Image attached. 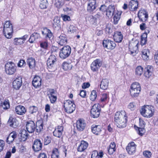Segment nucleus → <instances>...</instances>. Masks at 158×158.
<instances>
[{"label":"nucleus","instance_id":"obj_57","mask_svg":"<svg viewBox=\"0 0 158 158\" xmlns=\"http://www.w3.org/2000/svg\"><path fill=\"white\" fill-rule=\"evenodd\" d=\"M108 95L106 94H102L101 98V101L102 102H104L107 100Z\"/></svg>","mask_w":158,"mask_h":158},{"label":"nucleus","instance_id":"obj_2","mask_svg":"<svg viewBox=\"0 0 158 158\" xmlns=\"http://www.w3.org/2000/svg\"><path fill=\"white\" fill-rule=\"evenodd\" d=\"M142 115L147 118H150L154 114L155 110L153 106L150 105L144 106L140 110Z\"/></svg>","mask_w":158,"mask_h":158},{"label":"nucleus","instance_id":"obj_3","mask_svg":"<svg viewBox=\"0 0 158 158\" xmlns=\"http://www.w3.org/2000/svg\"><path fill=\"white\" fill-rule=\"evenodd\" d=\"M13 26L10 21H6L4 25L3 33L5 37L10 39L12 36Z\"/></svg>","mask_w":158,"mask_h":158},{"label":"nucleus","instance_id":"obj_58","mask_svg":"<svg viewBox=\"0 0 158 158\" xmlns=\"http://www.w3.org/2000/svg\"><path fill=\"white\" fill-rule=\"evenodd\" d=\"M51 140V138L50 137L47 136L45 137L44 139V144L45 145H47L49 143Z\"/></svg>","mask_w":158,"mask_h":158},{"label":"nucleus","instance_id":"obj_63","mask_svg":"<svg viewBox=\"0 0 158 158\" xmlns=\"http://www.w3.org/2000/svg\"><path fill=\"white\" fill-rule=\"evenodd\" d=\"M14 140L13 138H12L9 135L7 138L6 142L10 144L12 143Z\"/></svg>","mask_w":158,"mask_h":158},{"label":"nucleus","instance_id":"obj_42","mask_svg":"<svg viewBox=\"0 0 158 158\" xmlns=\"http://www.w3.org/2000/svg\"><path fill=\"white\" fill-rule=\"evenodd\" d=\"M143 73V68L141 66H138L135 69V74L136 76H140Z\"/></svg>","mask_w":158,"mask_h":158},{"label":"nucleus","instance_id":"obj_10","mask_svg":"<svg viewBox=\"0 0 158 158\" xmlns=\"http://www.w3.org/2000/svg\"><path fill=\"white\" fill-rule=\"evenodd\" d=\"M103 44L104 47L108 49H113L116 46L115 43L110 40H104L103 42Z\"/></svg>","mask_w":158,"mask_h":158},{"label":"nucleus","instance_id":"obj_64","mask_svg":"<svg viewBox=\"0 0 158 158\" xmlns=\"http://www.w3.org/2000/svg\"><path fill=\"white\" fill-rule=\"evenodd\" d=\"M9 135L14 140L17 137V134L16 131H13L11 132Z\"/></svg>","mask_w":158,"mask_h":158},{"label":"nucleus","instance_id":"obj_36","mask_svg":"<svg viewBox=\"0 0 158 158\" xmlns=\"http://www.w3.org/2000/svg\"><path fill=\"white\" fill-rule=\"evenodd\" d=\"M129 49L131 53L136 52L138 49L137 44L134 43L130 44L129 45Z\"/></svg>","mask_w":158,"mask_h":158},{"label":"nucleus","instance_id":"obj_46","mask_svg":"<svg viewBox=\"0 0 158 158\" xmlns=\"http://www.w3.org/2000/svg\"><path fill=\"white\" fill-rule=\"evenodd\" d=\"M135 129L137 130L138 133L140 136H142L145 133V131L143 127L139 128L137 127H135Z\"/></svg>","mask_w":158,"mask_h":158},{"label":"nucleus","instance_id":"obj_61","mask_svg":"<svg viewBox=\"0 0 158 158\" xmlns=\"http://www.w3.org/2000/svg\"><path fill=\"white\" fill-rule=\"evenodd\" d=\"M25 64V61L23 60H20L19 62L17 65L18 67H22L24 64Z\"/></svg>","mask_w":158,"mask_h":158},{"label":"nucleus","instance_id":"obj_43","mask_svg":"<svg viewBox=\"0 0 158 158\" xmlns=\"http://www.w3.org/2000/svg\"><path fill=\"white\" fill-rule=\"evenodd\" d=\"M14 43L15 45H19L22 44L24 43L23 40L21 38H16L14 39Z\"/></svg>","mask_w":158,"mask_h":158},{"label":"nucleus","instance_id":"obj_31","mask_svg":"<svg viewBox=\"0 0 158 158\" xmlns=\"http://www.w3.org/2000/svg\"><path fill=\"white\" fill-rule=\"evenodd\" d=\"M27 63L30 69L34 68L35 66V59L33 58H29L27 60Z\"/></svg>","mask_w":158,"mask_h":158},{"label":"nucleus","instance_id":"obj_24","mask_svg":"<svg viewBox=\"0 0 158 158\" xmlns=\"http://www.w3.org/2000/svg\"><path fill=\"white\" fill-rule=\"evenodd\" d=\"M32 84L35 88H37L40 86L41 84V79L39 76L35 77L32 81Z\"/></svg>","mask_w":158,"mask_h":158},{"label":"nucleus","instance_id":"obj_44","mask_svg":"<svg viewBox=\"0 0 158 158\" xmlns=\"http://www.w3.org/2000/svg\"><path fill=\"white\" fill-rule=\"evenodd\" d=\"M48 5V3L47 0H42L41 1L40 7L41 9H45L46 8Z\"/></svg>","mask_w":158,"mask_h":158},{"label":"nucleus","instance_id":"obj_45","mask_svg":"<svg viewBox=\"0 0 158 158\" xmlns=\"http://www.w3.org/2000/svg\"><path fill=\"white\" fill-rule=\"evenodd\" d=\"M55 5L57 8H61L64 4L63 0H55Z\"/></svg>","mask_w":158,"mask_h":158},{"label":"nucleus","instance_id":"obj_27","mask_svg":"<svg viewBox=\"0 0 158 158\" xmlns=\"http://www.w3.org/2000/svg\"><path fill=\"white\" fill-rule=\"evenodd\" d=\"M114 39L116 42L120 43L123 39V35L121 32L117 31L114 33Z\"/></svg>","mask_w":158,"mask_h":158},{"label":"nucleus","instance_id":"obj_40","mask_svg":"<svg viewBox=\"0 0 158 158\" xmlns=\"http://www.w3.org/2000/svg\"><path fill=\"white\" fill-rule=\"evenodd\" d=\"M121 13L118 11L116 12L114 16V24H117L120 18Z\"/></svg>","mask_w":158,"mask_h":158},{"label":"nucleus","instance_id":"obj_47","mask_svg":"<svg viewBox=\"0 0 158 158\" xmlns=\"http://www.w3.org/2000/svg\"><path fill=\"white\" fill-rule=\"evenodd\" d=\"M51 157L52 158H59V152L57 149L55 148L53 150Z\"/></svg>","mask_w":158,"mask_h":158},{"label":"nucleus","instance_id":"obj_30","mask_svg":"<svg viewBox=\"0 0 158 158\" xmlns=\"http://www.w3.org/2000/svg\"><path fill=\"white\" fill-rule=\"evenodd\" d=\"M40 37V35L37 32L34 33L31 35L29 41L30 43H32Z\"/></svg>","mask_w":158,"mask_h":158},{"label":"nucleus","instance_id":"obj_38","mask_svg":"<svg viewBox=\"0 0 158 158\" xmlns=\"http://www.w3.org/2000/svg\"><path fill=\"white\" fill-rule=\"evenodd\" d=\"M72 67V65L70 63H68L66 62H64L62 64V68L64 70L71 69Z\"/></svg>","mask_w":158,"mask_h":158},{"label":"nucleus","instance_id":"obj_32","mask_svg":"<svg viewBox=\"0 0 158 158\" xmlns=\"http://www.w3.org/2000/svg\"><path fill=\"white\" fill-rule=\"evenodd\" d=\"M109 82L108 80L106 79H102L100 85L101 88L104 90L106 89L108 87Z\"/></svg>","mask_w":158,"mask_h":158},{"label":"nucleus","instance_id":"obj_51","mask_svg":"<svg viewBox=\"0 0 158 158\" xmlns=\"http://www.w3.org/2000/svg\"><path fill=\"white\" fill-rule=\"evenodd\" d=\"M47 94L48 97L56 96V91L54 89H49L47 92Z\"/></svg>","mask_w":158,"mask_h":158},{"label":"nucleus","instance_id":"obj_7","mask_svg":"<svg viewBox=\"0 0 158 158\" xmlns=\"http://www.w3.org/2000/svg\"><path fill=\"white\" fill-rule=\"evenodd\" d=\"M71 48L70 46H64L60 50L59 53L60 57L63 59L68 57L71 53Z\"/></svg>","mask_w":158,"mask_h":158},{"label":"nucleus","instance_id":"obj_52","mask_svg":"<svg viewBox=\"0 0 158 158\" xmlns=\"http://www.w3.org/2000/svg\"><path fill=\"white\" fill-rule=\"evenodd\" d=\"M38 110L37 107L34 106H30L29 108V112L31 114H33L35 113Z\"/></svg>","mask_w":158,"mask_h":158},{"label":"nucleus","instance_id":"obj_28","mask_svg":"<svg viewBox=\"0 0 158 158\" xmlns=\"http://www.w3.org/2000/svg\"><path fill=\"white\" fill-rule=\"evenodd\" d=\"M92 131L93 133L96 135H99L102 131L101 127L100 125H93Z\"/></svg>","mask_w":158,"mask_h":158},{"label":"nucleus","instance_id":"obj_4","mask_svg":"<svg viewBox=\"0 0 158 158\" xmlns=\"http://www.w3.org/2000/svg\"><path fill=\"white\" fill-rule=\"evenodd\" d=\"M141 86L138 82L133 83L130 86V93L131 96L133 98L138 97L141 91Z\"/></svg>","mask_w":158,"mask_h":158},{"label":"nucleus","instance_id":"obj_20","mask_svg":"<svg viewBox=\"0 0 158 158\" xmlns=\"http://www.w3.org/2000/svg\"><path fill=\"white\" fill-rule=\"evenodd\" d=\"M8 123L10 126L15 128L19 125L18 120L15 118L10 117L8 121Z\"/></svg>","mask_w":158,"mask_h":158},{"label":"nucleus","instance_id":"obj_12","mask_svg":"<svg viewBox=\"0 0 158 158\" xmlns=\"http://www.w3.org/2000/svg\"><path fill=\"white\" fill-rule=\"evenodd\" d=\"M96 0H89L88 1L87 10L89 12L93 11L96 9Z\"/></svg>","mask_w":158,"mask_h":158},{"label":"nucleus","instance_id":"obj_15","mask_svg":"<svg viewBox=\"0 0 158 158\" xmlns=\"http://www.w3.org/2000/svg\"><path fill=\"white\" fill-rule=\"evenodd\" d=\"M136 145L134 142L129 143L126 147L127 150L128 154L131 155L135 153L136 150Z\"/></svg>","mask_w":158,"mask_h":158},{"label":"nucleus","instance_id":"obj_50","mask_svg":"<svg viewBox=\"0 0 158 158\" xmlns=\"http://www.w3.org/2000/svg\"><path fill=\"white\" fill-rule=\"evenodd\" d=\"M147 38L145 35H142L141 37L140 43L142 45H145L147 42Z\"/></svg>","mask_w":158,"mask_h":158},{"label":"nucleus","instance_id":"obj_34","mask_svg":"<svg viewBox=\"0 0 158 158\" xmlns=\"http://www.w3.org/2000/svg\"><path fill=\"white\" fill-rule=\"evenodd\" d=\"M149 51L147 49H145L142 51V56L143 59L144 60H148L149 59Z\"/></svg>","mask_w":158,"mask_h":158},{"label":"nucleus","instance_id":"obj_1","mask_svg":"<svg viewBox=\"0 0 158 158\" xmlns=\"http://www.w3.org/2000/svg\"><path fill=\"white\" fill-rule=\"evenodd\" d=\"M127 116L125 111L116 113L114 117L115 124L119 128H123L126 127Z\"/></svg>","mask_w":158,"mask_h":158},{"label":"nucleus","instance_id":"obj_19","mask_svg":"<svg viewBox=\"0 0 158 158\" xmlns=\"http://www.w3.org/2000/svg\"><path fill=\"white\" fill-rule=\"evenodd\" d=\"M138 6V2L137 1L131 0L129 2L128 7L130 10L134 11L137 10Z\"/></svg>","mask_w":158,"mask_h":158},{"label":"nucleus","instance_id":"obj_60","mask_svg":"<svg viewBox=\"0 0 158 158\" xmlns=\"http://www.w3.org/2000/svg\"><path fill=\"white\" fill-rule=\"evenodd\" d=\"M151 153L149 151H145L143 152V155L146 157L150 158L151 156Z\"/></svg>","mask_w":158,"mask_h":158},{"label":"nucleus","instance_id":"obj_39","mask_svg":"<svg viewBox=\"0 0 158 158\" xmlns=\"http://www.w3.org/2000/svg\"><path fill=\"white\" fill-rule=\"evenodd\" d=\"M36 131L38 133L40 132L43 128V124L42 122L39 121L36 123Z\"/></svg>","mask_w":158,"mask_h":158},{"label":"nucleus","instance_id":"obj_48","mask_svg":"<svg viewBox=\"0 0 158 158\" xmlns=\"http://www.w3.org/2000/svg\"><path fill=\"white\" fill-rule=\"evenodd\" d=\"M97 93L96 90H93L90 95V99L92 101H94L97 98Z\"/></svg>","mask_w":158,"mask_h":158},{"label":"nucleus","instance_id":"obj_17","mask_svg":"<svg viewBox=\"0 0 158 158\" xmlns=\"http://www.w3.org/2000/svg\"><path fill=\"white\" fill-rule=\"evenodd\" d=\"M26 127V130L30 133H32L34 132L36 128L35 123L32 121L27 122Z\"/></svg>","mask_w":158,"mask_h":158},{"label":"nucleus","instance_id":"obj_13","mask_svg":"<svg viewBox=\"0 0 158 158\" xmlns=\"http://www.w3.org/2000/svg\"><path fill=\"white\" fill-rule=\"evenodd\" d=\"M76 124L77 129L79 131H83L86 126L85 121L84 120L81 119L77 121Z\"/></svg>","mask_w":158,"mask_h":158},{"label":"nucleus","instance_id":"obj_8","mask_svg":"<svg viewBox=\"0 0 158 158\" xmlns=\"http://www.w3.org/2000/svg\"><path fill=\"white\" fill-rule=\"evenodd\" d=\"M101 111V108L98 103L94 104L91 110V114L92 117L96 118L99 116Z\"/></svg>","mask_w":158,"mask_h":158},{"label":"nucleus","instance_id":"obj_23","mask_svg":"<svg viewBox=\"0 0 158 158\" xmlns=\"http://www.w3.org/2000/svg\"><path fill=\"white\" fill-rule=\"evenodd\" d=\"M88 146V143L86 141L82 140L77 150L79 152H83L87 149Z\"/></svg>","mask_w":158,"mask_h":158},{"label":"nucleus","instance_id":"obj_16","mask_svg":"<svg viewBox=\"0 0 158 158\" xmlns=\"http://www.w3.org/2000/svg\"><path fill=\"white\" fill-rule=\"evenodd\" d=\"M22 77L21 76L18 77L13 81V87L16 89H18L22 85Z\"/></svg>","mask_w":158,"mask_h":158},{"label":"nucleus","instance_id":"obj_33","mask_svg":"<svg viewBox=\"0 0 158 158\" xmlns=\"http://www.w3.org/2000/svg\"><path fill=\"white\" fill-rule=\"evenodd\" d=\"M115 9L114 7L112 6H109L106 11V15L108 17H111L114 14V11Z\"/></svg>","mask_w":158,"mask_h":158},{"label":"nucleus","instance_id":"obj_6","mask_svg":"<svg viewBox=\"0 0 158 158\" xmlns=\"http://www.w3.org/2000/svg\"><path fill=\"white\" fill-rule=\"evenodd\" d=\"M64 107L66 112L70 114L73 113L75 110L76 105L73 101L68 100L64 102Z\"/></svg>","mask_w":158,"mask_h":158},{"label":"nucleus","instance_id":"obj_59","mask_svg":"<svg viewBox=\"0 0 158 158\" xmlns=\"http://www.w3.org/2000/svg\"><path fill=\"white\" fill-rule=\"evenodd\" d=\"M5 145V142L2 140L0 139V152L4 149Z\"/></svg>","mask_w":158,"mask_h":158},{"label":"nucleus","instance_id":"obj_55","mask_svg":"<svg viewBox=\"0 0 158 158\" xmlns=\"http://www.w3.org/2000/svg\"><path fill=\"white\" fill-rule=\"evenodd\" d=\"M61 16L64 21H69L71 20L70 16L67 15L62 14Z\"/></svg>","mask_w":158,"mask_h":158},{"label":"nucleus","instance_id":"obj_49","mask_svg":"<svg viewBox=\"0 0 158 158\" xmlns=\"http://www.w3.org/2000/svg\"><path fill=\"white\" fill-rule=\"evenodd\" d=\"M77 30V27L73 25H71L68 30V31L70 33H74L76 32Z\"/></svg>","mask_w":158,"mask_h":158},{"label":"nucleus","instance_id":"obj_18","mask_svg":"<svg viewBox=\"0 0 158 158\" xmlns=\"http://www.w3.org/2000/svg\"><path fill=\"white\" fill-rule=\"evenodd\" d=\"M153 68L151 66H148L145 69L144 76L148 79L151 78L153 74Z\"/></svg>","mask_w":158,"mask_h":158},{"label":"nucleus","instance_id":"obj_9","mask_svg":"<svg viewBox=\"0 0 158 158\" xmlns=\"http://www.w3.org/2000/svg\"><path fill=\"white\" fill-rule=\"evenodd\" d=\"M102 64L100 60L97 59L94 61L91 64V69L93 72L98 71L99 69Z\"/></svg>","mask_w":158,"mask_h":158},{"label":"nucleus","instance_id":"obj_25","mask_svg":"<svg viewBox=\"0 0 158 158\" xmlns=\"http://www.w3.org/2000/svg\"><path fill=\"white\" fill-rule=\"evenodd\" d=\"M15 111L17 114L23 115L25 113L26 110L23 106L19 105L15 107Z\"/></svg>","mask_w":158,"mask_h":158},{"label":"nucleus","instance_id":"obj_29","mask_svg":"<svg viewBox=\"0 0 158 158\" xmlns=\"http://www.w3.org/2000/svg\"><path fill=\"white\" fill-rule=\"evenodd\" d=\"M42 35L46 38H50L52 36V34L51 31L47 28H44L42 31Z\"/></svg>","mask_w":158,"mask_h":158},{"label":"nucleus","instance_id":"obj_21","mask_svg":"<svg viewBox=\"0 0 158 158\" xmlns=\"http://www.w3.org/2000/svg\"><path fill=\"white\" fill-rule=\"evenodd\" d=\"M42 143L39 139H37L34 141L32 148L35 152L41 150L42 147Z\"/></svg>","mask_w":158,"mask_h":158},{"label":"nucleus","instance_id":"obj_26","mask_svg":"<svg viewBox=\"0 0 158 158\" xmlns=\"http://www.w3.org/2000/svg\"><path fill=\"white\" fill-rule=\"evenodd\" d=\"M57 43L60 45L63 46L67 42V40L64 35H60L57 38Z\"/></svg>","mask_w":158,"mask_h":158},{"label":"nucleus","instance_id":"obj_35","mask_svg":"<svg viewBox=\"0 0 158 158\" xmlns=\"http://www.w3.org/2000/svg\"><path fill=\"white\" fill-rule=\"evenodd\" d=\"M115 144L114 142L111 143L109 145V148H108V151L109 153L112 154L115 151Z\"/></svg>","mask_w":158,"mask_h":158},{"label":"nucleus","instance_id":"obj_5","mask_svg":"<svg viewBox=\"0 0 158 158\" xmlns=\"http://www.w3.org/2000/svg\"><path fill=\"white\" fill-rule=\"evenodd\" d=\"M17 67L12 62H9L6 63L5 66V70L8 75L13 74L16 71Z\"/></svg>","mask_w":158,"mask_h":158},{"label":"nucleus","instance_id":"obj_14","mask_svg":"<svg viewBox=\"0 0 158 158\" xmlns=\"http://www.w3.org/2000/svg\"><path fill=\"white\" fill-rule=\"evenodd\" d=\"M56 61V56L53 55L50 56L47 61V64L49 69H51L54 66L55 63Z\"/></svg>","mask_w":158,"mask_h":158},{"label":"nucleus","instance_id":"obj_53","mask_svg":"<svg viewBox=\"0 0 158 158\" xmlns=\"http://www.w3.org/2000/svg\"><path fill=\"white\" fill-rule=\"evenodd\" d=\"M2 107L4 109L6 110L10 107V105L8 101H4L2 103Z\"/></svg>","mask_w":158,"mask_h":158},{"label":"nucleus","instance_id":"obj_56","mask_svg":"<svg viewBox=\"0 0 158 158\" xmlns=\"http://www.w3.org/2000/svg\"><path fill=\"white\" fill-rule=\"evenodd\" d=\"M128 108L131 110H133L135 109L136 106L135 103L131 102L128 105Z\"/></svg>","mask_w":158,"mask_h":158},{"label":"nucleus","instance_id":"obj_11","mask_svg":"<svg viewBox=\"0 0 158 158\" xmlns=\"http://www.w3.org/2000/svg\"><path fill=\"white\" fill-rule=\"evenodd\" d=\"M138 16L139 19L143 22L146 21L148 17L147 12L143 9H141L139 11Z\"/></svg>","mask_w":158,"mask_h":158},{"label":"nucleus","instance_id":"obj_54","mask_svg":"<svg viewBox=\"0 0 158 158\" xmlns=\"http://www.w3.org/2000/svg\"><path fill=\"white\" fill-rule=\"evenodd\" d=\"M40 45L41 48L47 49L48 47V42L47 41L41 42L40 43Z\"/></svg>","mask_w":158,"mask_h":158},{"label":"nucleus","instance_id":"obj_62","mask_svg":"<svg viewBox=\"0 0 158 158\" xmlns=\"http://www.w3.org/2000/svg\"><path fill=\"white\" fill-rule=\"evenodd\" d=\"M91 158H99L98 153L97 151H94L93 152L91 156Z\"/></svg>","mask_w":158,"mask_h":158},{"label":"nucleus","instance_id":"obj_41","mask_svg":"<svg viewBox=\"0 0 158 158\" xmlns=\"http://www.w3.org/2000/svg\"><path fill=\"white\" fill-rule=\"evenodd\" d=\"M20 134L22 140L23 141H25L28 136V133L27 131L25 130H22Z\"/></svg>","mask_w":158,"mask_h":158},{"label":"nucleus","instance_id":"obj_37","mask_svg":"<svg viewBox=\"0 0 158 158\" xmlns=\"http://www.w3.org/2000/svg\"><path fill=\"white\" fill-rule=\"evenodd\" d=\"M52 25L55 27L60 26V21L59 17L56 16L54 17L53 19Z\"/></svg>","mask_w":158,"mask_h":158},{"label":"nucleus","instance_id":"obj_22","mask_svg":"<svg viewBox=\"0 0 158 158\" xmlns=\"http://www.w3.org/2000/svg\"><path fill=\"white\" fill-rule=\"evenodd\" d=\"M63 130V128L62 126H58L56 128L53 132L54 136L60 138L61 136Z\"/></svg>","mask_w":158,"mask_h":158}]
</instances>
